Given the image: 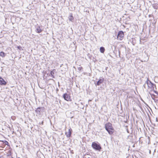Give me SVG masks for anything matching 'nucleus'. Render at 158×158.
<instances>
[{
    "label": "nucleus",
    "mask_w": 158,
    "mask_h": 158,
    "mask_svg": "<svg viewBox=\"0 0 158 158\" xmlns=\"http://www.w3.org/2000/svg\"><path fill=\"white\" fill-rule=\"evenodd\" d=\"M0 141H2V142H3V141H1V140H0Z\"/></svg>",
    "instance_id": "obj_20"
},
{
    "label": "nucleus",
    "mask_w": 158,
    "mask_h": 158,
    "mask_svg": "<svg viewBox=\"0 0 158 158\" xmlns=\"http://www.w3.org/2000/svg\"><path fill=\"white\" fill-rule=\"evenodd\" d=\"M104 81V79H99L96 85H99L101 84Z\"/></svg>",
    "instance_id": "obj_9"
},
{
    "label": "nucleus",
    "mask_w": 158,
    "mask_h": 158,
    "mask_svg": "<svg viewBox=\"0 0 158 158\" xmlns=\"http://www.w3.org/2000/svg\"><path fill=\"white\" fill-rule=\"evenodd\" d=\"M50 73H51V75H52V77L53 78H54V72L52 71H51V72Z\"/></svg>",
    "instance_id": "obj_16"
},
{
    "label": "nucleus",
    "mask_w": 158,
    "mask_h": 158,
    "mask_svg": "<svg viewBox=\"0 0 158 158\" xmlns=\"http://www.w3.org/2000/svg\"><path fill=\"white\" fill-rule=\"evenodd\" d=\"M124 33L123 31H119L117 35V39L119 40H122L124 37Z\"/></svg>",
    "instance_id": "obj_5"
},
{
    "label": "nucleus",
    "mask_w": 158,
    "mask_h": 158,
    "mask_svg": "<svg viewBox=\"0 0 158 158\" xmlns=\"http://www.w3.org/2000/svg\"><path fill=\"white\" fill-rule=\"evenodd\" d=\"M42 107H38L35 110V111L37 113H40L41 112V109Z\"/></svg>",
    "instance_id": "obj_11"
},
{
    "label": "nucleus",
    "mask_w": 158,
    "mask_h": 158,
    "mask_svg": "<svg viewBox=\"0 0 158 158\" xmlns=\"http://www.w3.org/2000/svg\"><path fill=\"white\" fill-rule=\"evenodd\" d=\"M69 19L70 21H73L74 19V18L73 16V14L72 13L70 14L69 16Z\"/></svg>",
    "instance_id": "obj_10"
},
{
    "label": "nucleus",
    "mask_w": 158,
    "mask_h": 158,
    "mask_svg": "<svg viewBox=\"0 0 158 158\" xmlns=\"http://www.w3.org/2000/svg\"><path fill=\"white\" fill-rule=\"evenodd\" d=\"M105 128L110 135H112L115 131L112 124L110 122L107 123L105 124Z\"/></svg>",
    "instance_id": "obj_1"
},
{
    "label": "nucleus",
    "mask_w": 158,
    "mask_h": 158,
    "mask_svg": "<svg viewBox=\"0 0 158 158\" xmlns=\"http://www.w3.org/2000/svg\"><path fill=\"white\" fill-rule=\"evenodd\" d=\"M91 146L93 149L96 150H100L101 149L100 145L95 142H93Z\"/></svg>",
    "instance_id": "obj_3"
},
{
    "label": "nucleus",
    "mask_w": 158,
    "mask_h": 158,
    "mask_svg": "<svg viewBox=\"0 0 158 158\" xmlns=\"http://www.w3.org/2000/svg\"><path fill=\"white\" fill-rule=\"evenodd\" d=\"M153 8L156 9H158V4L157 3H155L153 4Z\"/></svg>",
    "instance_id": "obj_13"
},
{
    "label": "nucleus",
    "mask_w": 158,
    "mask_h": 158,
    "mask_svg": "<svg viewBox=\"0 0 158 158\" xmlns=\"http://www.w3.org/2000/svg\"><path fill=\"white\" fill-rule=\"evenodd\" d=\"M72 130L71 128H70L67 132H65V135L67 137H69L71 136Z\"/></svg>",
    "instance_id": "obj_7"
},
{
    "label": "nucleus",
    "mask_w": 158,
    "mask_h": 158,
    "mask_svg": "<svg viewBox=\"0 0 158 158\" xmlns=\"http://www.w3.org/2000/svg\"><path fill=\"white\" fill-rule=\"evenodd\" d=\"M149 93L153 99H154L156 98V96L154 94H152L151 92H149Z\"/></svg>",
    "instance_id": "obj_14"
},
{
    "label": "nucleus",
    "mask_w": 158,
    "mask_h": 158,
    "mask_svg": "<svg viewBox=\"0 0 158 158\" xmlns=\"http://www.w3.org/2000/svg\"><path fill=\"white\" fill-rule=\"evenodd\" d=\"M0 56L2 57H4L5 56V53L3 52H0Z\"/></svg>",
    "instance_id": "obj_15"
},
{
    "label": "nucleus",
    "mask_w": 158,
    "mask_h": 158,
    "mask_svg": "<svg viewBox=\"0 0 158 158\" xmlns=\"http://www.w3.org/2000/svg\"><path fill=\"white\" fill-rule=\"evenodd\" d=\"M36 32L38 33H40L42 32L43 31V30L41 29L40 26H38L36 29Z\"/></svg>",
    "instance_id": "obj_8"
},
{
    "label": "nucleus",
    "mask_w": 158,
    "mask_h": 158,
    "mask_svg": "<svg viewBox=\"0 0 158 158\" xmlns=\"http://www.w3.org/2000/svg\"><path fill=\"white\" fill-rule=\"evenodd\" d=\"M100 50L101 52L103 53L105 51V49L103 47H101L100 48Z\"/></svg>",
    "instance_id": "obj_12"
},
{
    "label": "nucleus",
    "mask_w": 158,
    "mask_h": 158,
    "mask_svg": "<svg viewBox=\"0 0 158 158\" xmlns=\"http://www.w3.org/2000/svg\"><path fill=\"white\" fill-rule=\"evenodd\" d=\"M6 144L7 145V144H8V143L7 141H6Z\"/></svg>",
    "instance_id": "obj_19"
},
{
    "label": "nucleus",
    "mask_w": 158,
    "mask_h": 158,
    "mask_svg": "<svg viewBox=\"0 0 158 158\" xmlns=\"http://www.w3.org/2000/svg\"><path fill=\"white\" fill-rule=\"evenodd\" d=\"M63 98L67 101L71 102L72 101L71 97L70 94L67 93L64 94L63 95Z\"/></svg>",
    "instance_id": "obj_4"
},
{
    "label": "nucleus",
    "mask_w": 158,
    "mask_h": 158,
    "mask_svg": "<svg viewBox=\"0 0 158 158\" xmlns=\"http://www.w3.org/2000/svg\"><path fill=\"white\" fill-rule=\"evenodd\" d=\"M147 83L148 85V88L149 89H151L153 88V91L156 94H158V92L154 90V88L156 87V86L155 85L152 83L151 81H147Z\"/></svg>",
    "instance_id": "obj_2"
},
{
    "label": "nucleus",
    "mask_w": 158,
    "mask_h": 158,
    "mask_svg": "<svg viewBox=\"0 0 158 158\" xmlns=\"http://www.w3.org/2000/svg\"><path fill=\"white\" fill-rule=\"evenodd\" d=\"M83 69V68L82 67H78V69L79 71H81V70H82Z\"/></svg>",
    "instance_id": "obj_17"
},
{
    "label": "nucleus",
    "mask_w": 158,
    "mask_h": 158,
    "mask_svg": "<svg viewBox=\"0 0 158 158\" xmlns=\"http://www.w3.org/2000/svg\"><path fill=\"white\" fill-rule=\"evenodd\" d=\"M7 84L6 82L0 76V85H6Z\"/></svg>",
    "instance_id": "obj_6"
},
{
    "label": "nucleus",
    "mask_w": 158,
    "mask_h": 158,
    "mask_svg": "<svg viewBox=\"0 0 158 158\" xmlns=\"http://www.w3.org/2000/svg\"><path fill=\"white\" fill-rule=\"evenodd\" d=\"M17 48L20 50H22V48L20 46H18L17 47Z\"/></svg>",
    "instance_id": "obj_18"
}]
</instances>
